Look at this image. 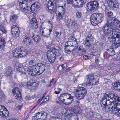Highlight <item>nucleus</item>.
<instances>
[{"instance_id":"nucleus-1","label":"nucleus","mask_w":120,"mask_h":120,"mask_svg":"<svg viewBox=\"0 0 120 120\" xmlns=\"http://www.w3.org/2000/svg\"><path fill=\"white\" fill-rule=\"evenodd\" d=\"M118 95L115 93L106 92L104 94L101 100L102 103L101 107L103 110L106 112H108L111 108L116 105L110 100L111 99L115 101Z\"/></svg>"},{"instance_id":"nucleus-2","label":"nucleus","mask_w":120,"mask_h":120,"mask_svg":"<svg viewBox=\"0 0 120 120\" xmlns=\"http://www.w3.org/2000/svg\"><path fill=\"white\" fill-rule=\"evenodd\" d=\"M59 54V50L54 47L51 48L47 51L46 55L49 61L50 62L53 63L56 59V56Z\"/></svg>"},{"instance_id":"nucleus-3","label":"nucleus","mask_w":120,"mask_h":120,"mask_svg":"<svg viewBox=\"0 0 120 120\" xmlns=\"http://www.w3.org/2000/svg\"><path fill=\"white\" fill-rule=\"evenodd\" d=\"M94 40V37L91 34H88L84 41V45L85 48L87 50L93 52L94 50L93 45H92Z\"/></svg>"},{"instance_id":"nucleus-4","label":"nucleus","mask_w":120,"mask_h":120,"mask_svg":"<svg viewBox=\"0 0 120 120\" xmlns=\"http://www.w3.org/2000/svg\"><path fill=\"white\" fill-rule=\"evenodd\" d=\"M28 51L23 47H19L13 51V56L16 58L23 57L26 55Z\"/></svg>"},{"instance_id":"nucleus-5","label":"nucleus","mask_w":120,"mask_h":120,"mask_svg":"<svg viewBox=\"0 0 120 120\" xmlns=\"http://www.w3.org/2000/svg\"><path fill=\"white\" fill-rule=\"evenodd\" d=\"M103 17L101 14L94 13L91 15L90 20L91 24L94 26L98 25L102 20Z\"/></svg>"},{"instance_id":"nucleus-6","label":"nucleus","mask_w":120,"mask_h":120,"mask_svg":"<svg viewBox=\"0 0 120 120\" xmlns=\"http://www.w3.org/2000/svg\"><path fill=\"white\" fill-rule=\"evenodd\" d=\"M86 78L83 84L85 86H90L91 85H94L98 84V81L97 82L94 78V77L92 75H90L86 76Z\"/></svg>"},{"instance_id":"nucleus-7","label":"nucleus","mask_w":120,"mask_h":120,"mask_svg":"<svg viewBox=\"0 0 120 120\" xmlns=\"http://www.w3.org/2000/svg\"><path fill=\"white\" fill-rule=\"evenodd\" d=\"M76 96L77 99L80 100L83 99L87 92L86 89L84 87H81L76 89Z\"/></svg>"},{"instance_id":"nucleus-8","label":"nucleus","mask_w":120,"mask_h":120,"mask_svg":"<svg viewBox=\"0 0 120 120\" xmlns=\"http://www.w3.org/2000/svg\"><path fill=\"white\" fill-rule=\"evenodd\" d=\"M113 28L106 24L102 28L101 30L104 34L106 36L108 39L110 40L111 38L112 30Z\"/></svg>"},{"instance_id":"nucleus-9","label":"nucleus","mask_w":120,"mask_h":120,"mask_svg":"<svg viewBox=\"0 0 120 120\" xmlns=\"http://www.w3.org/2000/svg\"><path fill=\"white\" fill-rule=\"evenodd\" d=\"M120 21L117 19L114 18H110L108 19L107 23L106 24L112 28H116V26H118L120 25Z\"/></svg>"},{"instance_id":"nucleus-10","label":"nucleus","mask_w":120,"mask_h":120,"mask_svg":"<svg viewBox=\"0 0 120 120\" xmlns=\"http://www.w3.org/2000/svg\"><path fill=\"white\" fill-rule=\"evenodd\" d=\"M99 6V4L97 1H91L87 3L86 8L87 11L95 10L98 9Z\"/></svg>"},{"instance_id":"nucleus-11","label":"nucleus","mask_w":120,"mask_h":120,"mask_svg":"<svg viewBox=\"0 0 120 120\" xmlns=\"http://www.w3.org/2000/svg\"><path fill=\"white\" fill-rule=\"evenodd\" d=\"M35 65L37 70L36 72L38 75L42 74L45 70V65L42 63H38Z\"/></svg>"},{"instance_id":"nucleus-12","label":"nucleus","mask_w":120,"mask_h":120,"mask_svg":"<svg viewBox=\"0 0 120 120\" xmlns=\"http://www.w3.org/2000/svg\"><path fill=\"white\" fill-rule=\"evenodd\" d=\"M9 112L4 106L0 105V118H6L8 117Z\"/></svg>"},{"instance_id":"nucleus-13","label":"nucleus","mask_w":120,"mask_h":120,"mask_svg":"<svg viewBox=\"0 0 120 120\" xmlns=\"http://www.w3.org/2000/svg\"><path fill=\"white\" fill-rule=\"evenodd\" d=\"M67 3L69 4H72L74 6H77L80 7L83 4L84 1L83 0H67Z\"/></svg>"},{"instance_id":"nucleus-14","label":"nucleus","mask_w":120,"mask_h":120,"mask_svg":"<svg viewBox=\"0 0 120 120\" xmlns=\"http://www.w3.org/2000/svg\"><path fill=\"white\" fill-rule=\"evenodd\" d=\"M22 38H23L22 43L25 46L28 47L30 45H32L33 44L32 40L27 35H23L22 36Z\"/></svg>"},{"instance_id":"nucleus-15","label":"nucleus","mask_w":120,"mask_h":120,"mask_svg":"<svg viewBox=\"0 0 120 120\" xmlns=\"http://www.w3.org/2000/svg\"><path fill=\"white\" fill-rule=\"evenodd\" d=\"M20 8L22 10L27 9L28 8V2L26 0H18Z\"/></svg>"},{"instance_id":"nucleus-16","label":"nucleus","mask_w":120,"mask_h":120,"mask_svg":"<svg viewBox=\"0 0 120 120\" xmlns=\"http://www.w3.org/2000/svg\"><path fill=\"white\" fill-rule=\"evenodd\" d=\"M119 30L116 28H113L112 30V34L111 35V38L110 40V42L112 41L114 38H117L120 36V32H119Z\"/></svg>"},{"instance_id":"nucleus-17","label":"nucleus","mask_w":120,"mask_h":120,"mask_svg":"<svg viewBox=\"0 0 120 120\" xmlns=\"http://www.w3.org/2000/svg\"><path fill=\"white\" fill-rule=\"evenodd\" d=\"M41 6V4L40 3L38 2H36L32 4L30 9L33 13H35L39 10Z\"/></svg>"},{"instance_id":"nucleus-18","label":"nucleus","mask_w":120,"mask_h":120,"mask_svg":"<svg viewBox=\"0 0 120 120\" xmlns=\"http://www.w3.org/2000/svg\"><path fill=\"white\" fill-rule=\"evenodd\" d=\"M35 65H33L29 67L27 70V72L29 75L30 76H34L38 75L36 72Z\"/></svg>"},{"instance_id":"nucleus-19","label":"nucleus","mask_w":120,"mask_h":120,"mask_svg":"<svg viewBox=\"0 0 120 120\" xmlns=\"http://www.w3.org/2000/svg\"><path fill=\"white\" fill-rule=\"evenodd\" d=\"M12 93L14 94V96L15 98L18 100H20L21 98V93L19 88H14L12 91Z\"/></svg>"},{"instance_id":"nucleus-20","label":"nucleus","mask_w":120,"mask_h":120,"mask_svg":"<svg viewBox=\"0 0 120 120\" xmlns=\"http://www.w3.org/2000/svg\"><path fill=\"white\" fill-rule=\"evenodd\" d=\"M26 86L27 87L28 86H32V89L34 90L38 87V84L36 83V82L34 79H30L29 82H28L25 84Z\"/></svg>"},{"instance_id":"nucleus-21","label":"nucleus","mask_w":120,"mask_h":120,"mask_svg":"<svg viewBox=\"0 0 120 120\" xmlns=\"http://www.w3.org/2000/svg\"><path fill=\"white\" fill-rule=\"evenodd\" d=\"M11 32L13 36L17 37L19 32V28L16 25L13 26L11 29Z\"/></svg>"},{"instance_id":"nucleus-22","label":"nucleus","mask_w":120,"mask_h":120,"mask_svg":"<svg viewBox=\"0 0 120 120\" xmlns=\"http://www.w3.org/2000/svg\"><path fill=\"white\" fill-rule=\"evenodd\" d=\"M54 5V4L51 1V0L49 1L47 4L48 11L51 14H52L56 11L55 8L53 7Z\"/></svg>"},{"instance_id":"nucleus-23","label":"nucleus","mask_w":120,"mask_h":120,"mask_svg":"<svg viewBox=\"0 0 120 120\" xmlns=\"http://www.w3.org/2000/svg\"><path fill=\"white\" fill-rule=\"evenodd\" d=\"M65 120H78L77 116L74 114L70 113L65 115Z\"/></svg>"},{"instance_id":"nucleus-24","label":"nucleus","mask_w":120,"mask_h":120,"mask_svg":"<svg viewBox=\"0 0 120 120\" xmlns=\"http://www.w3.org/2000/svg\"><path fill=\"white\" fill-rule=\"evenodd\" d=\"M16 65V71L22 74H25L26 69L23 67V65L20 63H17Z\"/></svg>"},{"instance_id":"nucleus-25","label":"nucleus","mask_w":120,"mask_h":120,"mask_svg":"<svg viewBox=\"0 0 120 120\" xmlns=\"http://www.w3.org/2000/svg\"><path fill=\"white\" fill-rule=\"evenodd\" d=\"M110 109V110L109 111H111L112 113L117 115L120 117V109L118 108L117 105L114 106Z\"/></svg>"},{"instance_id":"nucleus-26","label":"nucleus","mask_w":120,"mask_h":120,"mask_svg":"<svg viewBox=\"0 0 120 120\" xmlns=\"http://www.w3.org/2000/svg\"><path fill=\"white\" fill-rule=\"evenodd\" d=\"M111 42L113 43L115 48H117L119 47L120 46V36L114 38Z\"/></svg>"},{"instance_id":"nucleus-27","label":"nucleus","mask_w":120,"mask_h":120,"mask_svg":"<svg viewBox=\"0 0 120 120\" xmlns=\"http://www.w3.org/2000/svg\"><path fill=\"white\" fill-rule=\"evenodd\" d=\"M82 48L81 49L79 47L78 49H77L75 52V54L79 56H81L85 54L86 52V51Z\"/></svg>"},{"instance_id":"nucleus-28","label":"nucleus","mask_w":120,"mask_h":120,"mask_svg":"<svg viewBox=\"0 0 120 120\" xmlns=\"http://www.w3.org/2000/svg\"><path fill=\"white\" fill-rule=\"evenodd\" d=\"M30 24L31 26L33 28L36 29L38 28V21L36 19H32L30 21Z\"/></svg>"},{"instance_id":"nucleus-29","label":"nucleus","mask_w":120,"mask_h":120,"mask_svg":"<svg viewBox=\"0 0 120 120\" xmlns=\"http://www.w3.org/2000/svg\"><path fill=\"white\" fill-rule=\"evenodd\" d=\"M56 8L59 12L62 14H64L65 13V4H64L63 6H57Z\"/></svg>"},{"instance_id":"nucleus-30","label":"nucleus","mask_w":120,"mask_h":120,"mask_svg":"<svg viewBox=\"0 0 120 120\" xmlns=\"http://www.w3.org/2000/svg\"><path fill=\"white\" fill-rule=\"evenodd\" d=\"M68 25L69 27L71 26L73 27L76 24V22L74 20L71 19H69L67 21Z\"/></svg>"},{"instance_id":"nucleus-31","label":"nucleus","mask_w":120,"mask_h":120,"mask_svg":"<svg viewBox=\"0 0 120 120\" xmlns=\"http://www.w3.org/2000/svg\"><path fill=\"white\" fill-rule=\"evenodd\" d=\"M65 46H64V49L66 53H68L69 52H71V51L70 50L69 47L71 48L72 46H71V44H67V42L65 43Z\"/></svg>"},{"instance_id":"nucleus-32","label":"nucleus","mask_w":120,"mask_h":120,"mask_svg":"<svg viewBox=\"0 0 120 120\" xmlns=\"http://www.w3.org/2000/svg\"><path fill=\"white\" fill-rule=\"evenodd\" d=\"M69 98H67L66 100V102H64V104L66 105H68L71 104L72 101L73 100V97L72 96H71V95L68 96Z\"/></svg>"},{"instance_id":"nucleus-33","label":"nucleus","mask_w":120,"mask_h":120,"mask_svg":"<svg viewBox=\"0 0 120 120\" xmlns=\"http://www.w3.org/2000/svg\"><path fill=\"white\" fill-rule=\"evenodd\" d=\"M96 114L94 113V112H93L90 111L87 113V114L86 115V116L87 118H92L94 117L95 116Z\"/></svg>"},{"instance_id":"nucleus-34","label":"nucleus","mask_w":120,"mask_h":120,"mask_svg":"<svg viewBox=\"0 0 120 120\" xmlns=\"http://www.w3.org/2000/svg\"><path fill=\"white\" fill-rule=\"evenodd\" d=\"M113 85L115 89L120 91V82L114 83Z\"/></svg>"},{"instance_id":"nucleus-35","label":"nucleus","mask_w":120,"mask_h":120,"mask_svg":"<svg viewBox=\"0 0 120 120\" xmlns=\"http://www.w3.org/2000/svg\"><path fill=\"white\" fill-rule=\"evenodd\" d=\"M112 8L115 10L117 11L118 9L119 6V4L118 3L116 0H115L114 3H113Z\"/></svg>"},{"instance_id":"nucleus-36","label":"nucleus","mask_w":120,"mask_h":120,"mask_svg":"<svg viewBox=\"0 0 120 120\" xmlns=\"http://www.w3.org/2000/svg\"><path fill=\"white\" fill-rule=\"evenodd\" d=\"M5 43V41L4 39L1 38L0 39V49H3Z\"/></svg>"},{"instance_id":"nucleus-37","label":"nucleus","mask_w":120,"mask_h":120,"mask_svg":"<svg viewBox=\"0 0 120 120\" xmlns=\"http://www.w3.org/2000/svg\"><path fill=\"white\" fill-rule=\"evenodd\" d=\"M41 115L40 117V120H44L46 119L47 114L43 111L41 112Z\"/></svg>"},{"instance_id":"nucleus-38","label":"nucleus","mask_w":120,"mask_h":120,"mask_svg":"<svg viewBox=\"0 0 120 120\" xmlns=\"http://www.w3.org/2000/svg\"><path fill=\"white\" fill-rule=\"evenodd\" d=\"M107 51L109 52V55L112 56L115 55V51L113 48H111L107 50Z\"/></svg>"},{"instance_id":"nucleus-39","label":"nucleus","mask_w":120,"mask_h":120,"mask_svg":"<svg viewBox=\"0 0 120 120\" xmlns=\"http://www.w3.org/2000/svg\"><path fill=\"white\" fill-rule=\"evenodd\" d=\"M76 40V39L74 37L72 36L70 37L68 39V42H67V44H71V43L73 42V41Z\"/></svg>"},{"instance_id":"nucleus-40","label":"nucleus","mask_w":120,"mask_h":120,"mask_svg":"<svg viewBox=\"0 0 120 120\" xmlns=\"http://www.w3.org/2000/svg\"><path fill=\"white\" fill-rule=\"evenodd\" d=\"M105 13L106 16L108 17V19H110V18H112L113 15V13L112 12L105 11Z\"/></svg>"},{"instance_id":"nucleus-41","label":"nucleus","mask_w":120,"mask_h":120,"mask_svg":"<svg viewBox=\"0 0 120 120\" xmlns=\"http://www.w3.org/2000/svg\"><path fill=\"white\" fill-rule=\"evenodd\" d=\"M115 0H108L107 4L108 6L112 8Z\"/></svg>"},{"instance_id":"nucleus-42","label":"nucleus","mask_w":120,"mask_h":120,"mask_svg":"<svg viewBox=\"0 0 120 120\" xmlns=\"http://www.w3.org/2000/svg\"><path fill=\"white\" fill-rule=\"evenodd\" d=\"M72 44H71V46L72 47H75V49H76L77 48V46L78 45V42L77 41V40L73 41V42L71 43Z\"/></svg>"},{"instance_id":"nucleus-43","label":"nucleus","mask_w":120,"mask_h":120,"mask_svg":"<svg viewBox=\"0 0 120 120\" xmlns=\"http://www.w3.org/2000/svg\"><path fill=\"white\" fill-rule=\"evenodd\" d=\"M33 39L36 42L38 43L40 41L41 38L39 35H36Z\"/></svg>"},{"instance_id":"nucleus-44","label":"nucleus","mask_w":120,"mask_h":120,"mask_svg":"<svg viewBox=\"0 0 120 120\" xmlns=\"http://www.w3.org/2000/svg\"><path fill=\"white\" fill-rule=\"evenodd\" d=\"M12 72V69L10 67H8V69L7 70L6 72V75H9Z\"/></svg>"},{"instance_id":"nucleus-45","label":"nucleus","mask_w":120,"mask_h":120,"mask_svg":"<svg viewBox=\"0 0 120 120\" xmlns=\"http://www.w3.org/2000/svg\"><path fill=\"white\" fill-rule=\"evenodd\" d=\"M55 38H58L61 35V32H59L57 31H56L55 32Z\"/></svg>"},{"instance_id":"nucleus-46","label":"nucleus","mask_w":120,"mask_h":120,"mask_svg":"<svg viewBox=\"0 0 120 120\" xmlns=\"http://www.w3.org/2000/svg\"><path fill=\"white\" fill-rule=\"evenodd\" d=\"M58 98L59 100H60V102L64 103V101L65 100V99L64 98L62 94L60 95Z\"/></svg>"},{"instance_id":"nucleus-47","label":"nucleus","mask_w":120,"mask_h":120,"mask_svg":"<svg viewBox=\"0 0 120 120\" xmlns=\"http://www.w3.org/2000/svg\"><path fill=\"white\" fill-rule=\"evenodd\" d=\"M117 98L116 100H115L116 101L115 102V104H114V105H117V106L118 105L120 104V97H118Z\"/></svg>"},{"instance_id":"nucleus-48","label":"nucleus","mask_w":120,"mask_h":120,"mask_svg":"<svg viewBox=\"0 0 120 120\" xmlns=\"http://www.w3.org/2000/svg\"><path fill=\"white\" fill-rule=\"evenodd\" d=\"M64 14H62L60 13H59L57 15V19L59 20H61L62 19V16L64 15Z\"/></svg>"},{"instance_id":"nucleus-49","label":"nucleus","mask_w":120,"mask_h":120,"mask_svg":"<svg viewBox=\"0 0 120 120\" xmlns=\"http://www.w3.org/2000/svg\"><path fill=\"white\" fill-rule=\"evenodd\" d=\"M60 54L59 55L57 56V57H58V58L59 59V60L62 62L63 60L64 59L63 56Z\"/></svg>"},{"instance_id":"nucleus-50","label":"nucleus","mask_w":120,"mask_h":120,"mask_svg":"<svg viewBox=\"0 0 120 120\" xmlns=\"http://www.w3.org/2000/svg\"><path fill=\"white\" fill-rule=\"evenodd\" d=\"M76 17L78 18H80L82 15L81 12L79 11L77 12L76 13Z\"/></svg>"},{"instance_id":"nucleus-51","label":"nucleus","mask_w":120,"mask_h":120,"mask_svg":"<svg viewBox=\"0 0 120 120\" xmlns=\"http://www.w3.org/2000/svg\"><path fill=\"white\" fill-rule=\"evenodd\" d=\"M34 97H33V96H32V98H31L29 95H27L26 96L25 98L26 100H31V98H32V99H33Z\"/></svg>"},{"instance_id":"nucleus-52","label":"nucleus","mask_w":120,"mask_h":120,"mask_svg":"<svg viewBox=\"0 0 120 120\" xmlns=\"http://www.w3.org/2000/svg\"><path fill=\"white\" fill-rule=\"evenodd\" d=\"M17 18V17L16 15H14L12 16V17L11 18V20L12 21V20H15Z\"/></svg>"},{"instance_id":"nucleus-53","label":"nucleus","mask_w":120,"mask_h":120,"mask_svg":"<svg viewBox=\"0 0 120 120\" xmlns=\"http://www.w3.org/2000/svg\"><path fill=\"white\" fill-rule=\"evenodd\" d=\"M48 30L49 31V33L47 35H44L42 34V35L44 36V37H48L51 34V32L52 31V29H49Z\"/></svg>"},{"instance_id":"nucleus-54","label":"nucleus","mask_w":120,"mask_h":120,"mask_svg":"<svg viewBox=\"0 0 120 120\" xmlns=\"http://www.w3.org/2000/svg\"><path fill=\"white\" fill-rule=\"evenodd\" d=\"M109 52H105L104 53L103 55L104 56L105 58H107L109 57V56L108 53Z\"/></svg>"},{"instance_id":"nucleus-55","label":"nucleus","mask_w":120,"mask_h":120,"mask_svg":"<svg viewBox=\"0 0 120 120\" xmlns=\"http://www.w3.org/2000/svg\"><path fill=\"white\" fill-rule=\"evenodd\" d=\"M80 108L79 107H78V109H77L76 110H75V111L74 112L77 114H79L80 113Z\"/></svg>"},{"instance_id":"nucleus-56","label":"nucleus","mask_w":120,"mask_h":120,"mask_svg":"<svg viewBox=\"0 0 120 120\" xmlns=\"http://www.w3.org/2000/svg\"><path fill=\"white\" fill-rule=\"evenodd\" d=\"M0 30L2 31L3 33H5L6 32L4 27L2 26H0Z\"/></svg>"},{"instance_id":"nucleus-57","label":"nucleus","mask_w":120,"mask_h":120,"mask_svg":"<svg viewBox=\"0 0 120 120\" xmlns=\"http://www.w3.org/2000/svg\"><path fill=\"white\" fill-rule=\"evenodd\" d=\"M50 120H61V118H58L56 117H51Z\"/></svg>"},{"instance_id":"nucleus-58","label":"nucleus","mask_w":120,"mask_h":120,"mask_svg":"<svg viewBox=\"0 0 120 120\" xmlns=\"http://www.w3.org/2000/svg\"><path fill=\"white\" fill-rule=\"evenodd\" d=\"M32 120H40V118H38L35 115L32 118Z\"/></svg>"},{"instance_id":"nucleus-59","label":"nucleus","mask_w":120,"mask_h":120,"mask_svg":"<svg viewBox=\"0 0 120 120\" xmlns=\"http://www.w3.org/2000/svg\"><path fill=\"white\" fill-rule=\"evenodd\" d=\"M78 107L76 106H75L71 108V109L73 110L74 112H75V110H76L78 109Z\"/></svg>"},{"instance_id":"nucleus-60","label":"nucleus","mask_w":120,"mask_h":120,"mask_svg":"<svg viewBox=\"0 0 120 120\" xmlns=\"http://www.w3.org/2000/svg\"><path fill=\"white\" fill-rule=\"evenodd\" d=\"M99 60L97 57H96L95 59V63L97 64H98L99 63Z\"/></svg>"},{"instance_id":"nucleus-61","label":"nucleus","mask_w":120,"mask_h":120,"mask_svg":"<svg viewBox=\"0 0 120 120\" xmlns=\"http://www.w3.org/2000/svg\"><path fill=\"white\" fill-rule=\"evenodd\" d=\"M35 63V61L34 60H31L29 62V64L30 65H32L34 64Z\"/></svg>"},{"instance_id":"nucleus-62","label":"nucleus","mask_w":120,"mask_h":120,"mask_svg":"<svg viewBox=\"0 0 120 120\" xmlns=\"http://www.w3.org/2000/svg\"><path fill=\"white\" fill-rule=\"evenodd\" d=\"M99 45L100 46V48L102 49L104 45L103 43L102 42H101L99 43Z\"/></svg>"},{"instance_id":"nucleus-63","label":"nucleus","mask_w":120,"mask_h":120,"mask_svg":"<svg viewBox=\"0 0 120 120\" xmlns=\"http://www.w3.org/2000/svg\"><path fill=\"white\" fill-rule=\"evenodd\" d=\"M35 115L36 116H37V117H40L41 115V112H38L37 114H35Z\"/></svg>"},{"instance_id":"nucleus-64","label":"nucleus","mask_w":120,"mask_h":120,"mask_svg":"<svg viewBox=\"0 0 120 120\" xmlns=\"http://www.w3.org/2000/svg\"><path fill=\"white\" fill-rule=\"evenodd\" d=\"M58 70L60 71H62L63 69L62 65H60L58 68Z\"/></svg>"}]
</instances>
